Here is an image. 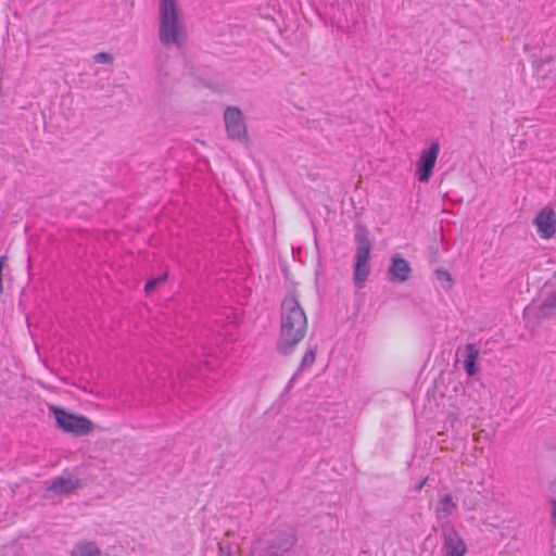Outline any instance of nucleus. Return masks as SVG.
I'll return each mask as SVG.
<instances>
[{"mask_svg": "<svg viewBox=\"0 0 556 556\" xmlns=\"http://www.w3.org/2000/svg\"><path fill=\"white\" fill-rule=\"evenodd\" d=\"M356 240V252H355V263L353 268V282L356 288L362 289L364 283L369 277L370 266V251L371 243L368 238V232L366 229H358L355 235Z\"/></svg>", "mask_w": 556, "mask_h": 556, "instance_id": "3", "label": "nucleus"}, {"mask_svg": "<svg viewBox=\"0 0 556 556\" xmlns=\"http://www.w3.org/2000/svg\"><path fill=\"white\" fill-rule=\"evenodd\" d=\"M435 277L445 290H450L453 287L454 280L447 270L443 268L437 269Z\"/></svg>", "mask_w": 556, "mask_h": 556, "instance_id": "15", "label": "nucleus"}, {"mask_svg": "<svg viewBox=\"0 0 556 556\" xmlns=\"http://www.w3.org/2000/svg\"><path fill=\"white\" fill-rule=\"evenodd\" d=\"M552 520L556 523V500L552 501Z\"/></svg>", "mask_w": 556, "mask_h": 556, "instance_id": "21", "label": "nucleus"}, {"mask_svg": "<svg viewBox=\"0 0 556 556\" xmlns=\"http://www.w3.org/2000/svg\"><path fill=\"white\" fill-rule=\"evenodd\" d=\"M188 31L182 9L177 0L159 2V38L166 48L182 49L187 42Z\"/></svg>", "mask_w": 556, "mask_h": 556, "instance_id": "2", "label": "nucleus"}, {"mask_svg": "<svg viewBox=\"0 0 556 556\" xmlns=\"http://www.w3.org/2000/svg\"><path fill=\"white\" fill-rule=\"evenodd\" d=\"M166 278H167V274L165 273V274H163V275H161V276H159V277H156V278H153V279L149 280V281L146 283V287H144L146 292H147V293L152 292V291L154 290V288H155L157 285H160V283L164 282V281L166 280Z\"/></svg>", "mask_w": 556, "mask_h": 556, "instance_id": "18", "label": "nucleus"}, {"mask_svg": "<svg viewBox=\"0 0 556 556\" xmlns=\"http://www.w3.org/2000/svg\"><path fill=\"white\" fill-rule=\"evenodd\" d=\"M205 367L212 369L215 366V361L211 359L210 356H205L203 361H201Z\"/></svg>", "mask_w": 556, "mask_h": 556, "instance_id": "20", "label": "nucleus"}, {"mask_svg": "<svg viewBox=\"0 0 556 556\" xmlns=\"http://www.w3.org/2000/svg\"><path fill=\"white\" fill-rule=\"evenodd\" d=\"M458 510L457 497L451 493H443L439 495L438 502L434 506V515L437 521L445 529L453 528L451 525L452 518Z\"/></svg>", "mask_w": 556, "mask_h": 556, "instance_id": "6", "label": "nucleus"}, {"mask_svg": "<svg viewBox=\"0 0 556 556\" xmlns=\"http://www.w3.org/2000/svg\"><path fill=\"white\" fill-rule=\"evenodd\" d=\"M224 122L229 138L236 140L247 139V126L239 108L228 106L224 112Z\"/></svg>", "mask_w": 556, "mask_h": 556, "instance_id": "7", "label": "nucleus"}, {"mask_svg": "<svg viewBox=\"0 0 556 556\" xmlns=\"http://www.w3.org/2000/svg\"><path fill=\"white\" fill-rule=\"evenodd\" d=\"M295 543V538L291 532H282L276 535L275 539L270 541L269 549L271 551L269 555H281L285 552H288Z\"/></svg>", "mask_w": 556, "mask_h": 556, "instance_id": "12", "label": "nucleus"}, {"mask_svg": "<svg viewBox=\"0 0 556 556\" xmlns=\"http://www.w3.org/2000/svg\"><path fill=\"white\" fill-rule=\"evenodd\" d=\"M93 60L97 62V63H111L113 61V58L111 54L106 53V52H100V53H97L94 56H93Z\"/></svg>", "mask_w": 556, "mask_h": 556, "instance_id": "19", "label": "nucleus"}, {"mask_svg": "<svg viewBox=\"0 0 556 556\" xmlns=\"http://www.w3.org/2000/svg\"><path fill=\"white\" fill-rule=\"evenodd\" d=\"M235 319H236V318L233 317V318H232V320H230L229 327H230L231 329H233V328H235V321H236Z\"/></svg>", "mask_w": 556, "mask_h": 556, "instance_id": "24", "label": "nucleus"}, {"mask_svg": "<svg viewBox=\"0 0 556 556\" xmlns=\"http://www.w3.org/2000/svg\"><path fill=\"white\" fill-rule=\"evenodd\" d=\"M443 534V556H464L466 554V543L454 528L445 529Z\"/></svg>", "mask_w": 556, "mask_h": 556, "instance_id": "9", "label": "nucleus"}, {"mask_svg": "<svg viewBox=\"0 0 556 556\" xmlns=\"http://www.w3.org/2000/svg\"><path fill=\"white\" fill-rule=\"evenodd\" d=\"M71 556H102V552L97 543L92 541H80L74 545Z\"/></svg>", "mask_w": 556, "mask_h": 556, "instance_id": "13", "label": "nucleus"}, {"mask_svg": "<svg viewBox=\"0 0 556 556\" xmlns=\"http://www.w3.org/2000/svg\"><path fill=\"white\" fill-rule=\"evenodd\" d=\"M80 486L78 478L65 475L54 478L50 485L47 486L48 493L56 495H70Z\"/></svg>", "mask_w": 556, "mask_h": 556, "instance_id": "11", "label": "nucleus"}, {"mask_svg": "<svg viewBox=\"0 0 556 556\" xmlns=\"http://www.w3.org/2000/svg\"><path fill=\"white\" fill-rule=\"evenodd\" d=\"M479 355V351L475 344H467L466 346V359L465 369L468 375L472 376L477 372L476 362Z\"/></svg>", "mask_w": 556, "mask_h": 556, "instance_id": "14", "label": "nucleus"}, {"mask_svg": "<svg viewBox=\"0 0 556 556\" xmlns=\"http://www.w3.org/2000/svg\"><path fill=\"white\" fill-rule=\"evenodd\" d=\"M556 309V291L549 294L541 306L542 314L546 315Z\"/></svg>", "mask_w": 556, "mask_h": 556, "instance_id": "16", "label": "nucleus"}, {"mask_svg": "<svg viewBox=\"0 0 556 556\" xmlns=\"http://www.w3.org/2000/svg\"><path fill=\"white\" fill-rule=\"evenodd\" d=\"M533 225L540 238L548 240L556 233V214L552 206H544L534 217Z\"/></svg>", "mask_w": 556, "mask_h": 556, "instance_id": "8", "label": "nucleus"}, {"mask_svg": "<svg viewBox=\"0 0 556 556\" xmlns=\"http://www.w3.org/2000/svg\"><path fill=\"white\" fill-rule=\"evenodd\" d=\"M307 330L304 309L294 295H287L281 303L280 337L277 349L282 354H290L303 340Z\"/></svg>", "mask_w": 556, "mask_h": 556, "instance_id": "1", "label": "nucleus"}, {"mask_svg": "<svg viewBox=\"0 0 556 556\" xmlns=\"http://www.w3.org/2000/svg\"><path fill=\"white\" fill-rule=\"evenodd\" d=\"M441 146L439 141H431L422 149L416 162L415 177L419 182H428L433 173Z\"/></svg>", "mask_w": 556, "mask_h": 556, "instance_id": "5", "label": "nucleus"}, {"mask_svg": "<svg viewBox=\"0 0 556 556\" xmlns=\"http://www.w3.org/2000/svg\"><path fill=\"white\" fill-rule=\"evenodd\" d=\"M426 482H427V479H424V480H422V481H421V482L416 486V489H417V490H420V489L426 484Z\"/></svg>", "mask_w": 556, "mask_h": 556, "instance_id": "23", "label": "nucleus"}, {"mask_svg": "<svg viewBox=\"0 0 556 556\" xmlns=\"http://www.w3.org/2000/svg\"><path fill=\"white\" fill-rule=\"evenodd\" d=\"M315 358H316L315 350L311 349V350L306 351V353L302 357L300 369L303 370L307 367H311L314 364Z\"/></svg>", "mask_w": 556, "mask_h": 556, "instance_id": "17", "label": "nucleus"}, {"mask_svg": "<svg viewBox=\"0 0 556 556\" xmlns=\"http://www.w3.org/2000/svg\"><path fill=\"white\" fill-rule=\"evenodd\" d=\"M50 412L53 414L56 425L64 432L80 437L93 430L92 421L85 416L71 414L56 406H51Z\"/></svg>", "mask_w": 556, "mask_h": 556, "instance_id": "4", "label": "nucleus"}, {"mask_svg": "<svg viewBox=\"0 0 556 556\" xmlns=\"http://www.w3.org/2000/svg\"><path fill=\"white\" fill-rule=\"evenodd\" d=\"M388 274L390 281L403 283L409 279L412 275V267L405 258L396 254L391 258Z\"/></svg>", "mask_w": 556, "mask_h": 556, "instance_id": "10", "label": "nucleus"}, {"mask_svg": "<svg viewBox=\"0 0 556 556\" xmlns=\"http://www.w3.org/2000/svg\"><path fill=\"white\" fill-rule=\"evenodd\" d=\"M3 290V285H2V262L0 263V293L2 292Z\"/></svg>", "mask_w": 556, "mask_h": 556, "instance_id": "22", "label": "nucleus"}]
</instances>
